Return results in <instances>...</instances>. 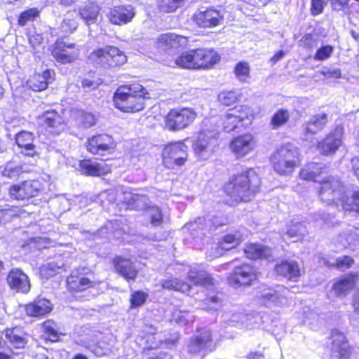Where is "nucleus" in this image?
Returning a JSON list of instances; mask_svg holds the SVG:
<instances>
[{"label": "nucleus", "instance_id": "nucleus-1", "mask_svg": "<svg viewBox=\"0 0 359 359\" xmlns=\"http://www.w3.org/2000/svg\"><path fill=\"white\" fill-rule=\"evenodd\" d=\"M261 184L260 179L255 170H246L233 175L226 184L224 191L233 201H249L258 192Z\"/></svg>", "mask_w": 359, "mask_h": 359}, {"label": "nucleus", "instance_id": "nucleus-2", "mask_svg": "<svg viewBox=\"0 0 359 359\" xmlns=\"http://www.w3.org/2000/svg\"><path fill=\"white\" fill-rule=\"evenodd\" d=\"M144 88L136 84L119 87L114 96L115 107L124 112H136L144 108Z\"/></svg>", "mask_w": 359, "mask_h": 359}, {"label": "nucleus", "instance_id": "nucleus-3", "mask_svg": "<svg viewBox=\"0 0 359 359\" xmlns=\"http://www.w3.org/2000/svg\"><path fill=\"white\" fill-rule=\"evenodd\" d=\"M271 163L278 174L291 175L300 163L298 148L291 143L281 145L271 156Z\"/></svg>", "mask_w": 359, "mask_h": 359}, {"label": "nucleus", "instance_id": "nucleus-4", "mask_svg": "<svg viewBox=\"0 0 359 359\" xmlns=\"http://www.w3.org/2000/svg\"><path fill=\"white\" fill-rule=\"evenodd\" d=\"M253 118V111L247 105H238L228 109L224 116L223 128L225 132L230 133L237 128L248 126Z\"/></svg>", "mask_w": 359, "mask_h": 359}, {"label": "nucleus", "instance_id": "nucleus-5", "mask_svg": "<svg viewBox=\"0 0 359 359\" xmlns=\"http://www.w3.org/2000/svg\"><path fill=\"white\" fill-rule=\"evenodd\" d=\"M89 60L95 65L108 69L124 65L127 62V57L118 48L106 46L93 51Z\"/></svg>", "mask_w": 359, "mask_h": 359}, {"label": "nucleus", "instance_id": "nucleus-6", "mask_svg": "<svg viewBox=\"0 0 359 359\" xmlns=\"http://www.w3.org/2000/svg\"><path fill=\"white\" fill-rule=\"evenodd\" d=\"M318 196L320 200L327 204L334 203L344 205V199L346 198V191L342 183L335 177H329L320 183Z\"/></svg>", "mask_w": 359, "mask_h": 359}, {"label": "nucleus", "instance_id": "nucleus-7", "mask_svg": "<svg viewBox=\"0 0 359 359\" xmlns=\"http://www.w3.org/2000/svg\"><path fill=\"white\" fill-rule=\"evenodd\" d=\"M289 294L288 288L278 285L262 289L257 299L260 304L271 309L283 307L288 304Z\"/></svg>", "mask_w": 359, "mask_h": 359}, {"label": "nucleus", "instance_id": "nucleus-8", "mask_svg": "<svg viewBox=\"0 0 359 359\" xmlns=\"http://www.w3.org/2000/svg\"><path fill=\"white\" fill-rule=\"evenodd\" d=\"M5 337L10 346H6V341H0V359H13V348H24L27 343L25 333L19 327L7 329L5 331Z\"/></svg>", "mask_w": 359, "mask_h": 359}, {"label": "nucleus", "instance_id": "nucleus-9", "mask_svg": "<svg viewBox=\"0 0 359 359\" xmlns=\"http://www.w3.org/2000/svg\"><path fill=\"white\" fill-rule=\"evenodd\" d=\"M196 111L191 108L171 109L165 118L166 128L171 131L182 130L194 122Z\"/></svg>", "mask_w": 359, "mask_h": 359}, {"label": "nucleus", "instance_id": "nucleus-10", "mask_svg": "<svg viewBox=\"0 0 359 359\" xmlns=\"http://www.w3.org/2000/svg\"><path fill=\"white\" fill-rule=\"evenodd\" d=\"M215 348L210 329L206 327L198 329L196 334L190 338L187 349L190 353L203 357L207 353Z\"/></svg>", "mask_w": 359, "mask_h": 359}, {"label": "nucleus", "instance_id": "nucleus-11", "mask_svg": "<svg viewBox=\"0 0 359 359\" xmlns=\"http://www.w3.org/2000/svg\"><path fill=\"white\" fill-rule=\"evenodd\" d=\"M218 129L212 130L202 129L200 132L198 140L194 144V149L196 154L201 159H206L215 151L218 145Z\"/></svg>", "mask_w": 359, "mask_h": 359}, {"label": "nucleus", "instance_id": "nucleus-12", "mask_svg": "<svg viewBox=\"0 0 359 359\" xmlns=\"http://www.w3.org/2000/svg\"><path fill=\"white\" fill-rule=\"evenodd\" d=\"M162 158L163 165L169 169L182 166L187 159V147L182 142L170 143L163 149Z\"/></svg>", "mask_w": 359, "mask_h": 359}, {"label": "nucleus", "instance_id": "nucleus-13", "mask_svg": "<svg viewBox=\"0 0 359 359\" xmlns=\"http://www.w3.org/2000/svg\"><path fill=\"white\" fill-rule=\"evenodd\" d=\"M196 24L201 28H212L224 22V11L214 7L207 8L196 12L193 16Z\"/></svg>", "mask_w": 359, "mask_h": 359}, {"label": "nucleus", "instance_id": "nucleus-14", "mask_svg": "<svg viewBox=\"0 0 359 359\" xmlns=\"http://www.w3.org/2000/svg\"><path fill=\"white\" fill-rule=\"evenodd\" d=\"M227 223V218L222 215H212L208 217H198L196 221L187 223L185 227L191 231V233L194 236L198 231H201V235H205V231H212L218 226L224 225Z\"/></svg>", "mask_w": 359, "mask_h": 359}, {"label": "nucleus", "instance_id": "nucleus-15", "mask_svg": "<svg viewBox=\"0 0 359 359\" xmlns=\"http://www.w3.org/2000/svg\"><path fill=\"white\" fill-rule=\"evenodd\" d=\"M188 42V38L186 36L174 33H165L157 38L156 48L161 52L172 55L177 49L187 46Z\"/></svg>", "mask_w": 359, "mask_h": 359}, {"label": "nucleus", "instance_id": "nucleus-16", "mask_svg": "<svg viewBox=\"0 0 359 359\" xmlns=\"http://www.w3.org/2000/svg\"><path fill=\"white\" fill-rule=\"evenodd\" d=\"M41 189V184L38 180H27L20 184H14L9 189L10 196L15 200L23 201L37 196Z\"/></svg>", "mask_w": 359, "mask_h": 359}, {"label": "nucleus", "instance_id": "nucleus-17", "mask_svg": "<svg viewBox=\"0 0 359 359\" xmlns=\"http://www.w3.org/2000/svg\"><path fill=\"white\" fill-rule=\"evenodd\" d=\"M248 233L245 229H239L233 233L224 236L219 245L215 248H212L211 258L218 257L222 255L224 251H228L238 245L245 237Z\"/></svg>", "mask_w": 359, "mask_h": 359}, {"label": "nucleus", "instance_id": "nucleus-18", "mask_svg": "<svg viewBox=\"0 0 359 359\" xmlns=\"http://www.w3.org/2000/svg\"><path fill=\"white\" fill-rule=\"evenodd\" d=\"M38 124L48 133L60 134L65 128V121L60 114L55 109L44 111L38 117Z\"/></svg>", "mask_w": 359, "mask_h": 359}, {"label": "nucleus", "instance_id": "nucleus-19", "mask_svg": "<svg viewBox=\"0 0 359 359\" xmlns=\"http://www.w3.org/2000/svg\"><path fill=\"white\" fill-rule=\"evenodd\" d=\"M114 147L115 143L112 137L107 134L91 137L86 144L88 151L100 156H103L105 153H111Z\"/></svg>", "mask_w": 359, "mask_h": 359}, {"label": "nucleus", "instance_id": "nucleus-20", "mask_svg": "<svg viewBox=\"0 0 359 359\" xmlns=\"http://www.w3.org/2000/svg\"><path fill=\"white\" fill-rule=\"evenodd\" d=\"M257 278L255 269L250 264H244L234 268L229 277V281L234 286L249 285Z\"/></svg>", "mask_w": 359, "mask_h": 359}, {"label": "nucleus", "instance_id": "nucleus-21", "mask_svg": "<svg viewBox=\"0 0 359 359\" xmlns=\"http://www.w3.org/2000/svg\"><path fill=\"white\" fill-rule=\"evenodd\" d=\"M331 358L332 359H347L351 355V349L344 333L337 329L331 332Z\"/></svg>", "mask_w": 359, "mask_h": 359}, {"label": "nucleus", "instance_id": "nucleus-22", "mask_svg": "<svg viewBox=\"0 0 359 359\" xmlns=\"http://www.w3.org/2000/svg\"><path fill=\"white\" fill-rule=\"evenodd\" d=\"M185 267L187 278L191 284L207 288L213 287V278L203 270L201 265L193 264Z\"/></svg>", "mask_w": 359, "mask_h": 359}, {"label": "nucleus", "instance_id": "nucleus-23", "mask_svg": "<svg viewBox=\"0 0 359 359\" xmlns=\"http://www.w3.org/2000/svg\"><path fill=\"white\" fill-rule=\"evenodd\" d=\"M255 147V142L251 134H245L233 138L230 149L238 158L244 157Z\"/></svg>", "mask_w": 359, "mask_h": 359}, {"label": "nucleus", "instance_id": "nucleus-24", "mask_svg": "<svg viewBox=\"0 0 359 359\" xmlns=\"http://www.w3.org/2000/svg\"><path fill=\"white\" fill-rule=\"evenodd\" d=\"M343 133L342 127H337L333 132L318 143L319 151L325 155L334 154L341 145Z\"/></svg>", "mask_w": 359, "mask_h": 359}, {"label": "nucleus", "instance_id": "nucleus-25", "mask_svg": "<svg viewBox=\"0 0 359 359\" xmlns=\"http://www.w3.org/2000/svg\"><path fill=\"white\" fill-rule=\"evenodd\" d=\"M224 322L229 325L252 329L257 323L258 316L250 314H244L240 312L225 313L222 316Z\"/></svg>", "mask_w": 359, "mask_h": 359}, {"label": "nucleus", "instance_id": "nucleus-26", "mask_svg": "<svg viewBox=\"0 0 359 359\" xmlns=\"http://www.w3.org/2000/svg\"><path fill=\"white\" fill-rule=\"evenodd\" d=\"M74 43L67 44L62 41H57L52 50L53 57L61 63L72 62L78 57V53L74 49Z\"/></svg>", "mask_w": 359, "mask_h": 359}, {"label": "nucleus", "instance_id": "nucleus-27", "mask_svg": "<svg viewBox=\"0 0 359 359\" xmlns=\"http://www.w3.org/2000/svg\"><path fill=\"white\" fill-rule=\"evenodd\" d=\"M135 16L133 6L130 5L115 6L110 9L107 17L114 25H121L130 22Z\"/></svg>", "mask_w": 359, "mask_h": 359}, {"label": "nucleus", "instance_id": "nucleus-28", "mask_svg": "<svg viewBox=\"0 0 359 359\" xmlns=\"http://www.w3.org/2000/svg\"><path fill=\"white\" fill-rule=\"evenodd\" d=\"M7 281L11 288L18 292L27 293L30 290L29 278L20 269H12L8 276Z\"/></svg>", "mask_w": 359, "mask_h": 359}, {"label": "nucleus", "instance_id": "nucleus-29", "mask_svg": "<svg viewBox=\"0 0 359 359\" xmlns=\"http://www.w3.org/2000/svg\"><path fill=\"white\" fill-rule=\"evenodd\" d=\"M95 283L86 277L79 270H75L67 278L68 290L74 292H81L94 287Z\"/></svg>", "mask_w": 359, "mask_h": 359}, {"label": "nucleus", "instance_id": "nucleus-30", "mask_svg": "<svg viewBox=\"0 0 359 359\" xmlns=\"http://www.w3.org/2000/svg\"><path fill=\"white\" fill-rule=\"evenodd\" d=\"M112 262L116 271L125 280L128 282L135 280L137 275V270L130 259L117 256L114 258Z\"/></svg>", "mask_w": 359, "mask_h": 359}, {"label": "nucleus", "instance_id": "nucleus-31", "mask_svg": "<svg viewBox=\"0 0 359 359\" xmlns=\"http://www.w3.org/2000/svg\"><path fill=\"white\" fill-rule=\"evenodd\" d=\"M79 169L83 175L87 176H101L109 173L111 168L105 163H97L90 159L79 162Z\"/></svg>", "mask_w": 359, "mask_h": 359}, {"label": "nucleus", "instance_id": "nucleus-32", "mask_svg": "<svg viewBox=\"0 0 359 359\" xmlns=\"http://www.w3.org/2000/svg\"><path fill=\"white\" fill-rule=\"evenodd\" d=\"M358 273L348 274L337 280L332 285L336 297H344L354 287L358 279Z\"/></svg>", "mask_w": 359, "mask_h": 359}, {"label": "nucleus", "instance_id": "nucleus-33", "mask_svg": "<svg viewBox=\"0 0 359 359\" xmlns=\"http://www.w3.org/2000/svg\"><path fill=\"white\" fill-rule=\"evenodd\" d=\"M55 72L53 70L47 69L42 74H34L28 81L29 87L34 91L45 90L48 85L54 80Z\"/></svg>", "mask_w": 359, "mask_h": 359}, {"label": "nucleus", "instance_id": "nucleus-34", "mask_svg": "<svg viewBox=\"0 0 359 359\" xmlns=\"http://www.w3.org/2000/svg\"><path fill=\"white\" fill-rule=\"evenodd\" d=\"M123 201L127 208L135 210H147L149 205V198L145 195L126 191L123 193Z\"/></svg>", "mask_w": 359, "mask_h": 359}, {"label": "nucleus", "instance_id": "nucleus-35", "mask_svg": "<svg viewBox=\"0 0 359 359\" xmlns=\"http://www.w3.org/2000/svg\"><path fill=\"white\" fill-rule=\"evenodd\" d=\"M275 270L278 274L295 282L298 280L301 275L299 266L294 261H285L278 264Z\"/></svg>", "mask_w": 359, "mask_h": 359}, {"label": "nucleus", "instance_id": "nucleus-36", "mask_svg": "<svg viewBox=\"0 0 359 359\" xmlns=\"http://www.w3.org/2000/svg\"><path fill=\"white\" fill-rule=\"evenodd\" d=\"M244 252L251 259H266L271 257L272 250L261 243H249L246 245Z\"/></svg>", "mask_w": 359, "mask_h": 359}, {"label": "nucleus", "instance_id": "nucleus-37", "mask_svg": "<svg viewBox=\"0 0 359 359\" xmlns=\"http://www.w3.org/2000/svg\"><path fill=\"white\" fill-rule=\"evenodd\" d=\"M34 137L33 133L27 131L20 132L16 135V143L20 148L23 149L22 152L26 156H33L35 154Z\"/></svg>", "mask_w": 359, "mask_h": 359}, {"label": "nucleus", "instance_id": "nucleus-38", "mask_svg": "<svg viewBox=\"0 0 359 359\" xmlns=\"http://www.w3.org/2000/svg\"><path fill=\"white\" fill-rule=\"evenodd\" d=\"M52 309L51 303L46 299H37L26 306V313L30 316H41L49 313Z\"/></svg>", "mask_w": 359, "mask_h": 359}, {"label": "nucleus", "instance_id": "nucleus-39", "mask_svg": "<svg viewBox=\"0 0 359 359\" xmlns=\"http://www.w3.org/2000/svg\"><path fill=\"white\" fill-rule=\"evenodd\" d=\"M79 14L87 25L95 24L100 14V7L97 4L89 2L80 8Z\"/></svg>", "mask_w": 359, "mask_h": 359}, {"label": "nucleus", "instance_id": "nucleus-40", "mask_svg": "<svg viewBox=\"0 0 359 359\" xmlns=\"http://www.w3.org/2000/svg\"><path fill=\"white\" fill-rule=\"evenodd\" d=\"M323 168L322 163H309L301 169L299 176L304 180L317 182L316 178L322 173Z\"/></svg>", "mask_w": 359, "mask_h": 359}, {"label": "nucleus", "instance_id": "nucleus-41", "mask_svg": "<svg viewBox=\"0 0 359 359\" xmlns=\"http://www.w3.org/2000/svg\"><path fill=\"white\" fill-rule=\"evenodd\" d=\"M70 113L71 117L84 128H90L95 123V116L92 113L77 108H72Z\"/></svg>", "mask_w": 359, "mask_h": 359}, {"label": "nucleus", "instance_id": "nucleus-42", "mask_svg": "<svg viewBox=\"0 0 359 359\" xmlns=\"http://www.w3.org/2000/svg\"><path fill=\"white\" fill-rule=\"evenodd\" d=\"M162 287L170 290L180 291L182 293H189L191 285L184 281L175 278L162 280L161 281Z\"/></svg>", "mask_w": 359, "mask_h": 359}, {"label": "nucleus", "instance_id": "nucleus-43", "mask_svg": "<svg viewBox=\"0 0 359 359\" xmlns=\"http://www.w3.org/2000/svg\"><path fill=\"white\" fill-rule=\"evenodd\" d=\"M327 121V116L326 114H320L313 116L306 123V133L315 134L321 130Z\"/></svg>", "mask_w": 359, "mask_h": 359}, {"label": "nucleus", "instance_id": "nucleus-44", "mask_svg": "<svg viewBox=\"0 0 359 359\" xmlns=\"http://www.w3.org/2000/svg\"><path fill=\"white\" fill-rule=\"evenodd\" d=\"M307 232L305 224L302 223L297 219H293L290 221V224L287 227L286 235L290 238H297V239L304 236Z\"/></svg>", "mask_w": 359, "mask_h": 359}, {"label": "nucleus", "instance_id": "nucleus-45", "mask_svg": "<svg viewBox=\"0 0 359 359\" xmlns=\"http://www.w3.org/2000/svg\"><path fill=\"white\" fill-rule=\"evenodd\" d=\"M177 66L185 69H197L194 49L182 53L175 60Z\"/></svg>", "mask_w": 359, "mask_h": 359}, {"label": "nucleus", "instance_id": "nucleus-46", "mask_svg": "<svg viewBox=\"0 0 359 359\" xmlns=\"http://www.w3.org/2000/svg\"><path fill=\"white\" fill-rule=\"evenodd\" d=\"M83 346L88 348L97 356H102L108 354L111 348V345L105 344L103 341H98L97 344L90 342H83Z\"/></svg>", "mask_w": 359, "mask_h": 359}, {"label": "nucleus", "instance_id": "nucleus-47", "mask_svg": "<svg viewBox=\"0 0 359 359\" xmlns=\"http://www.w3.org/2000/svg\"><path fill=\"white\" fill-rule=\"evenodd\" d=\"M22 172H23V170L21 164L15 161L8 162L1 170L3 176L9 178L17 177Z\"/></svg>", "mask_w": 359, "mask_h": 359}, {"label": "nucleus", "instance_id": "nucleus-48", "mask_svg": "<svg viewBox=\"0 0 359 359\" xmlns=\"http://www.w3.org/2000/svg\"><path fill=\"white\" fill-rule=\"evenodd\" d=\"M195 316L189 311H179L173 313V319L180 326L192 327Z\"/></svg>", "mask_w": 359, "mask_h": 359}, {"label": "nucleus", "instance_id": "nucleus-49", "mask_svg": "<svg viewBox=\"0 0 359 359\" xmlns=\"http://www.w3.org/2000/svg\"><path fill=\"white\" fill-rule=\"evenodd\" d=\"M290 118L289 111L286 109H278L272 116L271 120V128L273 130L279 128L285 125Z\"/></svg>", "mask_w": 359, "mask_h": 359}, {"label": "nucleus", "instance_id": "nucleus-50", "mask_svg": "<svg viewBox=\"0 0 359 359\" xmlns=\"http://www.w3.org/2000/svg\"><path fill=\"white\" fill-rule=\"evenodd\" d=\"M146 215L150 218V222L154 226H160L163 220L161 210L158 206L151 205L148 207Z\"/></svg>", "mask_w": 359, "mask_h": 359}, {"label": "nucleus", "instance_id": "nucleus-51", "mask_svg": "<svg viewBox=\"0 0 359 359\" xmlns=\"http://www.w3.org/2000/svg\"><path fill=\"white\" fill-rule=\"evenodd\" d=\"M184 0H157L159 9L164 13H172L182 6Z\"/></svg>", "mask_w": 359, "mask_h": 359}, {"label": "nucleus", "instance_id": "nucleus-52", "mask_svg": "<svg viewBox=\"0 0 359 359\" xmlns=\"http://www.w3.org/2000/svg\"><path fill=\"white\" fill-rule=\"evenodd\" d=\"M78 13L74 11L72 13L69 12L68 15L64 19L61 24V29L65 32H72L74 31L78 26L76 18Z\"/></svg>", "mask_w": 359, "mask_h": 359}, {"label": "nucleus", "instance_id": "nucleus-53", "mask_svg": "<svg viewBox=\"0 0 359 359\" xmlns=\"http://www.w3.org/2000/svg\"><path fill=\"white\" fill-rule=\"evenodd\" d=\"M241 94L236 90L222 91L218 95L219 102L226 106L235 103Z\"/></svg>", "mask_w": 359, "mask_h": 359}, {"label": "nucleus", "instance_id": "nucleus-54", "mask_svg": "<svg viewBox=\"0 0 359 359\" xmlns=\"http://www.w3.org/2000/svg\"><path fill=\"white\" fill-rule=\"evenodd\" d=\"M60 269L61 267L57 263L51 262L43 265L40 268V274L43 278L48 279L59 273Z\"/></svg>", "mask_w": 359, "mask_h": 359}, {"label": "nucleus", "instance_id": "nucleus-55", "mask_svg": "<svg viewBox=\"0 0 359 359\" xmlns=\"http://www.w3.org/2000/svg\"><path fill=\"white\" fill-rule=\"evenodd\" d=\"M39 11L36 8H32L22 12L18 18V24L25 26L29 22L34 21L39 16Z\"/></svg>", "mask_w": 359, "mask_h": 359}, {"label": "nucleus", "instance_id": "nucleus-56", "mask_svg": "<svg viewBox=\"0 0 359 359\" xmlns=\"http://www.w3.org/2000/svg\"><path fill=\"white\" fill-rule=\"evenodd\" d=\"M203 69L209 68L219 62L220 57L218 53L212 48H205Z\"/></svg>", "mask_w": 359, "mask_h": 359}, {"label": "nucleus", "instance_id": "nucleus-57", "mask_svg": "<svg viewBox=\"0 0 359 359\" xmlns=\"http://www.w3.org/2000/svg\"><path fill=\"white\" fill-rule=\"evenodd\" d=\"M234 72L241 81H245L249 77L250 67L247 62H240L236 65Z\"/></svg>", "mask_w": 359, "mask_h": 359}, {"label": "nucleus", "instance_id": "nucleus-58", "mask_svg": "<svg viewBox=\"0 0 359 359\" xmlns=\"http://www.w3.org/2000/svg\"><path fill=\"white\" fill-rule=\"evenodd\" d=\"M43 330L47 338L51 341H56L59 339V335L55 328V324L51 321H46L43 324Z\"/></svg>", "mask_w": 359, "mask_h": 359}, {"label": "nucleus", "instance_id": "nucleus-59", "mask_svg": "<svg viewBox=\"0 0 359 359\" xmlns=\"http://www.w3.org/2000/svg\"><path fill=\"white\" fill-rule=\"evenodd\" d=\"M148 294L143 291H135L131 294L130 304L133 308L142 306L147 300Z\"/></svg>", "mask_w": 359, "mask_h": 359}, {"label": "nucleus", "instance_id": "nucleus-60", "mask_svg": "<svg viewBox=\"0 0 359 359\" xmlns=\"http://www.w3.org/2000/svg\"><path fill=\"white\" fill-rule=\"evenodd\" d=\"M334 48L332 46L326 45L318 48L314 55L317 61H323L328 59L332 54Z\"/></svg>", "mask_w": 359, "mask_h": 359}, {"label": "nucleus", "instance_id": "nucleus-61", "mask_svg": "<svg viewBox=\"0 0 359 359\" xmlns=\"http://www.w3.org/2000/svg\"><path fill=\"white\" fill-rule=\"evenodd\" d=\"M351 203H348L347 197L344 199L343 208L346 210H355L359 212V190L353 191L351 198Z\"/></svg>", "mask_w": 359, "mask_h": 359}, {"label": "nucleus", "instance_id": "nucleus-62", "mask_svg": "<svg viewBox=\"0 0 359 359\" xmlns=\"http://www.w3.org/2000/svg\"><path fill=\"white\" fill-rule=\"evenodd\" d=\"M328 0H311V13L316 16L321 14Z\"/></svg>", "mask_w": 359, "mask_h": 359}, {"label": "nucleus", "instance_id": "nucleus-63", "mask_svg": "<svg viewBox=\"0 0 359 359\" xmlns=\"http://www.w3.org/2000/svg\"><path fill=\"white\" fill-rule=\"evenodd\" d=\"M353 263V259L349 256H344L339 257L336 260L337 267L342 271H344L351 266Z\"/></svg>", "mask_w": 359, "mask_h": 359}, {"label": "nucleus", "instance_id": "nucleus-64", "mask_svg": "<svg viewBox=\"0 0 359 359\" xmlns=\"http://www.w3.org/2000/svg\"><path fill=\"white\" fill-rule=\"evenodd\" d=\"M205 302L208 304H211V306H207L205 308H203L205 310L208 311H215L217 310L221 304V299L217 296V294L212 295V296H208L205 299Z\"/></svg>", "mask_w": 359, "mask_h": 359}]
</instances>
